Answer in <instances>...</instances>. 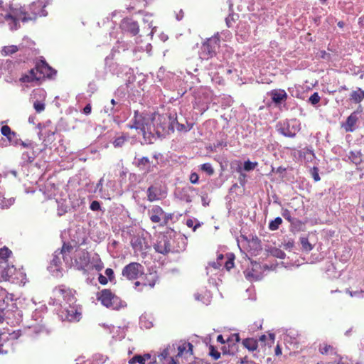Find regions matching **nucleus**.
Returning a JSON list of instances; mask_svg holds the SVG:
<instances>
[{
  "instance_id": "0e129e2a",
  "label": "nucleus",
  "mask_w": 364,
  "mask_h": 364,
  "mask_svg": "<svg viewBox=\"0 0 364 364\" xmlns=\"http://www.w3.org/2000/svg\"><path fill=\"white\" fill-rule=\"evenodd\" d=\"M198 175L196 173H192L190 176V181L192 183L196 184L198 182Z\"/></svg>"
},
{
  "instance_id": "de8ad7c7",
  "label": "nucleus",
  "mask_w": 364,
  "mask_h": 364,
  "mask_svg": "<svg viewBox=\"0 0 364 364\" xmlns=\"http://www.w3.org/2000/svg\"><path fill=\"white\" fill-rule=\"evenodd\" d=\"M175 127H176V129L178 131L185 132L189 131L191 129V127H190V126L186 127L184 124L178 123L177 122L176 118V122H175Z\"/></svg>"
},
{
  "instance_id": "4c0bfd02",
  "label": "nucleus",
  "mask_w": 364,
  "mask_h": 364,
  "mask_svg": "<svg viewBox=\"0 0 364 364\" xmlns=\"http://www.w3.org/2000/svg\"><path fill=\"white\" fill-rule=\"evenodd\" d=\"M8 141L11 145L18 146L20 144L21 139L18 137V134L13 132L9 137L7 138Z\"/></svg>"
},
{
  "instance_id": "412c9836",
  "label": "nucleus",
  "mask_w": 364,
  "mask_h": 364,
  "mask_svg": "<svg viewBox=\"0 0 364 364\" xmlns=\"http://www.w3.org/2000/svg\"><path fill=\"white\" fill-rule=\"evenodd\" d=\"M150 219L153 223H161L164 214L163 209L158 205H154L149 211Z\"/></svg>"
},
{
  "instance_id": "3c124183",
  "label": "nucleus",
  "mask_w": 364,
  "mask_h": 364,
  "mask_svg": "<svg viewBox=\"0 0 364 364\" xmlns=\"http://www.w3.org/2000/svg\"><path fill=\"white\" fill-rule=\"evenodd\" d=\"M170 348H166L164 349V350L159 355L160 360H165L168 358L170 355Z\"/></svg>"
},
{
  "instance_id": "c756f323",
  "label": "nucleus",
  "mask_w": 364,
  "mask_h": 364,
  "mask_svg": "<svg viewBox=\"0 0 364 364\" xmlns=\"http://www.w3.org/2000/svg\"><path fill=\"white\" fill-rule=\"evenodd\" d=\"M151 359L150 354H144V355H136L129 360V364H134L138 363L139 364H145L146 361Z\"/></svg>"
},
{
  "instance_id": "f257e3e1",
  "label": "nucleus",
  "mask_w": 364,
  "mask_h": 364,
  "mask_svg": "<svg viewBox=\"0 0 364 364\" xmlns=\"http://www.w3.org/2000/svg\"><path fill=\"white\" fill-rule=\"evenodd\" d=\"M132 122L128 125L129 127L139 130V133H141L144 138H149L150 136L154 134L161 137L173 132L176 114H154L149 115L135 111Z\"/></svg>"
},
{
  "instance_id": "9b49d317",
  "label": "nucleus",
  "mask_w": 364,
  "mask_h": 364,
  "mask_svg": "<svg viewBox=\"0 0 364 364\" xmlns=\"http://www.w3.org/2000/svg\"><path fill=\"white\" fill-rule=\"evenodd\" d=\"M60 307L61 309L59 314L62 320H67L68 321H78L80 319L81 313L78 311L75 304H63V306Z\"/></svg>"
},
{
  "instance_id": "bb28decb",
  "label": "nucleus",
  "mask_w": 364,
  "mask_h": 364,
  "mask_svg": "<svg viewBox=\"0 0 364 364\" xmlns=\"http://www.w3.org/2000/svg\"><path fill=\"white\" fill-rule=\"evenodd\" d=\"M147 197L151 202L159 200L161 198L160 189L156 186H150L147 190Z\"/></svg>"
},
{
  "instance_id": "6e6d98bb",
  "label": "nucleus",
  "mask_w": 364,
  "mask_h": 364,
  "mask_svg": "<svg viewBox=\"0 0 364 364\" xmlns=\"http://www.w3.org/2000/svg\"><path fill=\"white\" fill-rule=\"evenodd\" d=\"M210 355L215 359L218 360L220 357V353L215 350L213 346L210 347Z\"/></svg>"
},
{
  "instance_id": "c03bdc74",
  "label": "nucleus",
  "mask_w": 364,
  "mask_h": 364,
  "mask_svg": "<svg viewBox=\"0 0 364 364\" xmlns=\"http://www.w3.org/2000/svg\"><path fill=\"white\" fill-rule=\"evenodd\" d=\"M346 292L351 296V297H355L358 299H363L364 298V291L363 290H358V291H350L346 290Z\"/></svg>"
},
{
  "instance_id": "4be33fe9",
  "label": "nucleus",
  "mask_w": 364,
  "mask_h": 364,
  "mask_svg": "<svg viewBox=\"0 0 364 364\" xmlns=\"http://www.w3.org/2000/svg\"><path fill=\"white\" fill-rule=\"evenodd\" d=\"M243 346L247 348L250 352L253 353V355L256 358H258L259 355L257 353L258 348V341L253 338H247L242 341V342Z\"/></svg>"
},
{
  "instance_id": "f3484780",
  "label": "nucleus",
  "mask_w": 364,
  "mask_h": 364,
  "mask_svg": "<svg viewBox=\"0 0 364 364\" xmlns=\"http://www.w3.org/2000/svg\"><path fill=\"white\" fill-rule=\"evenodd\" d=\"M134 164L140 170L144 171V173H149L154 170V166L151 165L149 159L146 156L141 158L135 157Z\"/></svg>"
},
{
  "instance_id": "338daca9",
  "label": "nucleus",
  "mask_w": 364,
  "mask_h": 364,
  "mask_svg": "<svg viewBox=\"0 0 364 364\" xmlns=\"http://www.w3.org/2000/svg\"><path fill=\"white\" fill-rule=\"evenodd\" d=\"M104 111L108 115L113 114L115 112L114 107H112V105H110V106H105V109H104Z\"/></svg>"
},
{
  "instance_id": "a19ab883",
  "label": "nucleus",
  "mask_w": 364,
  "mask_h": 364,
  "mask_svg": "<svg viewBox=\"0 0 364 364\" xmlns=\"http://www.w3.org/2000/svg\"><path fill=\"white\" fill-rule=\"evenodd\" d=\"M200 168L203 171L211 176L214 173V169L210 163H205L201 165Z\"/></svg>"
},
{
  "instance_id": "39448f33",
  "label": "nucleus",
  "mask_w": 364,
  "mask_h": 364,
  "mask_svg": "<svg viewBox=\"0 0 364 364\" xmlns=\"http://www.w3.org/2000/svg\"><path fill=\"white\" fill-rule=\"evenodd\" d=\"M53 293L54 296L53 304H55L56 305L62 306L63 304H75L76 299L74 296L73 291L64 285L55 287Z\"/></svg>"
},
{
  "instance_id": "13d9d810",
  "label": "nucleus",
  "mask_w": 364,
  "mask_h": 364,
  "mask_svg": "<svg viewBox=\"0 0 364 364\" xmlns=\"http://www.w3.org/2000/svg\"><path fill=\"white\" fill-rule=\"evenodd\" d=\"M311 175H312V177L314 179L315 181H320V176H319V174H318V168L316 167H314L312 169H311Z\"/></svg>"
},
{
  "instance_id": "a211bd4d",
  "label": "nucleus",
  "mask_w": 364,
  "mask_h": 364,
  "mask_svg": "<svg viewBox=\"0 0 364 364\" xmlns=\"http://www.w3.org/2000/svg\"><path fill=\"white\" fill-rule=\"evenodd\" d=\"M171 242V252H180L186 247V238L183 235H176L173 237Z\"/></svg>"
},
{
  "instance_id": "09e8293b",
  "label": "nucleus",
  "mask_w": 364,
  "mask_h": 364,
  "mask_svg": "<svg viewBox=\"0 0 364 364\" xmlns=\"http://www.w3.org/2000/svg\"><path fill=\"white\" fill-rule=\"evenodd\" d=\"M1 132L3 136H4L6 138H8L13 133V131H11V128L9 126L4 125V126H3L1 127Z\"/></svg>"
},
{
  "instance_id": "e433bc0d",
  "label": "nucleus",
  "mask_w": 364,
  "mask_h": 364,
  "mask_svg": "<svg viewBox=\"0 0 364 364\" xmlns=\"http://www.w3.org/2000/svg\"><path fill=\"white\" fill-rule=\"evenodd\" d=\"M319 351L322 354H332L333 353V348L327 343H322L319 346Z\"/></svg>"
},
{
  "instance_id": "dca6fc26",
  "label": "nucleus",
  "mask_w": 364,
  "mask_h": 364,
  "mask_svg": "<svg viewBox=\"0 0 364 364\" xmlns=\"http://www.w3.org/2000/svg\"><path fill=\"white\" fill-rule=\"evenodd\" d=\"M223 259V255H220L218 257V261L210 263L209 265L206 267L207 274L210 277V280L212 279L213 284L215 283V279L213 278V276L218 275L220 272V268L222 266V264L220 261Z\"/></svg>"
},
{
  "instance_id": "e2e57ef3",
  "label": "nucleus",
  "mask_w": 364,
  "mask_h": 364,
  "mask_svg": "<svg viewBox=\"0 0 364 364\" xmlns=\"http://www.w3.org/2000/svg\"><path fill=\"white\" fill-rule=\"evenodd\" d=\"M304 157L308 161H311L314 158V154L311 150H306V151L304 152Z\"/></svg>"
},
{
  "instance_id": "a878e982",
  "label": "nucleus",
  "mask_w": 364,
  "mask_h": 364,
  "mask_svg": "<svg viewBox=\"0 0 364 364\" xmlns=\"http://www.w3.org/2000/svg\"><path fill=\"white\" fill-rule=\"evenodd\" d=\"M358 121L357 114L353 112L348 118L343 125V127L346 132H353L355 129V126Z\"/></svg>"
},
{
  "instance_id": "b1692460",
  "label": "nucleus",
  "mask_w": 364,
  "mask_h": 364,
  "mask_svg": "<svg viewBox=\"0 0 364 364\" xmlns=\"http://www.w3.org/2000/svg\"><path fill=\"white\" fill-rule=\"evenodd\" d=\"M131 244L135 252H141L146 247L145 240L143 237L136 236L131 240Z\"/></svg>"
},
{
  "instance_id": "c9c22d12",
  "label": "nucleus",
  "mask_w": 364,
  "mask_h": 364,
  "mask_svg": "<svg viewBox=\"0 0 364 364\" xmlns=\"http://www.w3.org/2000/svg\"><path fill=\"white\" fill-rule=\"evenodd\" d=\"M152 16L151 14H146L144 15V18H143V22L144 23H147L148 26H149V28H151V31L150 33V36H153L154 35V33L156 31V27H152L153 26V24H152Z\"/></svg>"
},
{
  "instance_id": "7ed1b4c3",
  "label": "nucleus",
  "mask_w": 364,
  "mask_h": 364,
  "mask_svg": "<svg viewBox=\"0 0 364 364\" xmlns=\"http://www.w3.org/2000/svg\"><path fill=\"white\" fill-rule=\"evenodd\" d=\"M55 74L53 70L45 61L41 60L36 65L35 68L31 69L28 74L21 77L23 82H37L45 77H50Z\"/></svg>"
},
{
  "instance_id": "4468645a",
  "label": "nucleus",
  "mask_w": 364,
  "mask_h": 364,
  "mask_svg": "<svg viewBox=\"0 0 364 364\" xmlns=\"http://www.w3.org/2000/svg\"><path fill=\"white\" fill-rule=\"evenodd\" d=\"M144 272L143 266L138 262H131L126 265L122 272L124 277L128 279H135Z\"/></svg>"
},
{
  "instance_id": "052dcab7",
  "label": "nucleus",
  "mask_w": 364,
  "mask_h": 364,
  "mask_svg": "<svg viewBox=\"0 0 364 364\" xmlns=\"http://www.w3.org/2000/svg\"><path fill=\"white\" fill-rule=\"evenodd\" d=\"M234 266L233 258L232 257H228V260L225 262V267L227 270H230Z\"/></svg>"
},
{
  "instance_id": "f03ea898",
  "label": "nucleus",
  "mask_w": 364,
  "mask_h": 364,
  "mask_svg": "<svg viewBox=\"0 0 364 364\" xmlns=\"http://www.w3.org/2000/svg\"><path fill=\"white\" fill-rule=\"evenodd\" d=\"M50 0H37L29 5V11H27L24 6L18 5V28L20 26V22L26 23L35 21L38 16H46L47 11L44 9Z\"/></svg>"
},
{
  "instance_id": "9d476101",
  "label": "nucleus",
  "mask_w": 364,
  "mask_h": 364,
  "mask_svg": "<svg viewBox=\"0 0 364 364\" xmlns=\"http://www.w3.org/2000/svg\"><path fill=\"white\" fill-rule=\"evenodd\" d=\"M74 258L75 261L71 265L82 271L84 274H88L90 258L89 253L84 250H78L75 252Z\"/></svg>"
},
{
  "instance_id": "864d4df0",
  "label": "nucleus",
  "mask_w": 364,
  "mask_h": 364,
  "mask_svg": "<svg viewBox=\"0 0 364 364\" xmlns=\"http://www.w3.org/2000/svg\"><path fill=\"white\" fill-rule=\"evenodd\" d=\"M19 145L22 146L24 148H29L31 149H33L34 148V143L29 140H28L26 141H23L21 139Z\"/></svg>"
},
{
  "instance_id": "5fc2aeb1",
  "label": "nucleus",
  "mask_w": 364,
  "mask_h": 364,
  "mask_svg": "<svg viewBox=\"0 0 364 364\" xmlns=\"http://www.w3.org/2000/svg\"><path fill=\"white\" fill-rule=\"evenodd\" d=\"M15 199L14 198H9V203H4L0 202V208L4 209V208H9L14 203Z\"/></svg>"
},
{
  "instance_id": "473e14b6",
  "label": "nucleus",
  "mask_w": 364,
  "mask_h": 364,
  "mask_svg": "<svg viewBox=\"0 0 364 364\" xmlns=\"http://www.w3.org/2000/svg\"><path fill=\"white\" fill-rule=\"evenodd\" d=\"M156 274L155 273H150L146 276V282L142 284L143 287L149 286L150 288H153L155 286L156 282Z\"/></svg>"
},
{
  "instance_id": "8fccbe9b",
  "label": "nucleus",
  "mask_w": 364,
  "mask_h": 364,
  "mask_svg": "<svg viewBox=\"0 0 364 364\" xmlns=\"http://www.w3.org/2000/svg\"><path fill=\"white\" fill-rule=\"evenodd\" d=\"M100 197L104 199H111L112 193L110 191L106 188V187H104V189L100 191Z\"/></svg>"
},
{
  "instance_id": "f704fd0d",
  "label": "nucleus",
  "mask_w": 364,
  "mask_h": 364,
  "mask_svg": "<svg viewBox=\"0 0 364 364\" xmlns=\"http://www.w3.org/2000/svg\"><path fill=\"white\" fill-rule=\"evenodd\" d=\"M36 158L33 151H25L22 154V160L26 163H31Z\"/></svg>"
},
{
  "instance_id": "4d7b16f0",
  "label": "nucleus",
  "mask_w": 364,
  "mask_h": 364,
  "mask_svg": "<svg viewBox=\"0 0 364 364\" xmlns=\"http://www.w3.org/2000/svg\"><path fill=\"white\" fill-rule=\"evenodd\" d=\"M172 216H173V215L171 213H164V215L162 216V220H161V223L162 225H166L168 223V220H170L172 218Z\"/></svg>"
},
{
  "instance_id": "603ef678",
  "label": "nucleus",
  "mask_w": 364,
  "mask_h": 364,
  "mask_svg": "<svg viewBox=\"0 0 364 364\" xmlns=\"http://www.w3.org/2000/svg\"><path fill=\"white\" fill-rule=\"evenodd\" d=\"M320 99L321 98L318 94L317 92H314L310 96L309 100L312 105H314L319 102Z\"/></svg>"
},
{
  "instance_id": "ddd939ff",
  "label": "nucleus",
  "mask_w": 364,
  "mask_h": 364,
  "mask_svg": "<svg viewBox=\"0 0 364 364\" xmlns=\"http://www.w3.org/2000/svg\"><path fill=\"white\" fill-rule=\"evenodd\" d=\"M172 241L173 240L171 235H160L154 245V249L157 252L163 255L171 252Z\"/></svg>"
},
{
  "instance_id": "69168bd1",
  "label": "nucleus",
  "mask_w": 364,
  "mask_h": 364,
  "mask_svg": "<svg viewBox=\"0 0 364 364\" xmlns=\"http://www.w3.org/2000/svg\"><path fill=\"white\" fill-rule=\"evenodd\" d=\"M186 225L188 227V228H193V230H196V228L200 226V224L198 223L197 225H194V221L192 220V219H188L186 220Z\"/></svg>"
},
{
  "instance_id": "2eb2a0df",
  "label": "nucleus",
  "mask_w": 364,
  "mask_h": 364,
  "mask_svg": "<svg viewBox=\"0 0 364 364\" xmlns=\"http://www.w3.org/2000/svg\"><path fill=\"white\" fill-rule=\"evenodd\" d=\"M120 28L124 32L136 36L139 31V26L136 21L131 18H124L120 23Z\"/></svg>"
},
{
  "instance_id": "680f3d73",
  "label": "nucleus",
  "mask_w": 364,
  "mask_h": 364,
  "mask_svg": "<svg viewBox=\"0 0 364 364\" xmlns=\"http://www.w3.org/2000/svg\"><path fill=\"white\" fill-rule=\"evenodd\" d=\"M282 215L289 222L291 221V216L290 211L289 210H287V209L283 210Z\"/></svg>"
},
{
  "instance_id": "2f4dec72",
  "label": "nucleus",
  "mask_w": 364,
  "mask_h": 364,
  "mask_svg": "<svg viewBox=\"0 0 364 364\" xmlns=\"http://www.w3.org/2000/svg\"><path fill=\"white\" fill-rule=\"evenodd\" d=\"M268 252L269 255H271L273 257L279 258V259H284L286 256V254L284 252H283L282 250L277 248V247H269L268 249Z\"/></svg>"
},
{
  "instance_id": "79ce46f5",
  "label": "nucleus",
  "mask_w": 364,
  "mask_h": 364,
  "mask_svg": "<svg viewBox=\"0 0 364 364\" xmlns=\"http://www.w3.org/2000/svg\"><path fill=\"white\" fill-rule=\"evenodd\" d=\"M8 300H12V295H9L6 291L0 287V301L4 303Z\"/></svg>"
},
{
  "instance_id": "37998d69",
  "label": "nucleus",
  "mask_w": 364,
  "mask_h": 364,
  "mask_svg": "<svg viewBox=\"0 0 364 364\" xmlns=\"http://www.w3.org/2000/svg\"><path fill=\"white\" fill-rule=\"evenodd\" d=\"M33 107L36 112H41L45 109V103L43 100H36L33 102Z\"/></svg>"
},
{
  "instance_id": "72a5a7b5",
  "label": "nucleus",
  "mask_w": 364,
  "mask_h": 364,
  "mask_svg": "<svg viewBox=\"0 0 364 364\" xmlns=\"http://www.w3.org/2000/svg\"><path fill=\"white\" fill-rule=\"evenodd\" d=\"M282 223V219L280 217H277L274 220L269 222V229L272 231L277 230Z\"/></svg>"
},
{
  "instance_id": "49530a36",
  "label": "nucleus",
  "mask_w": 364,
  "mask_h": 364,
  "mask_svg": "<svg viewBox=\"0 0 364 364\" xmlns=\"http://www.w3.org/2000/svg\"><path fill=\"white\" fill-rule=\"evenodd\" d=\"M301 243L302 245L303 249H304L306 251H310L312 250L311 245L309 242L308 239L306 237H301Z\"/></svg>"
},
{
  "instance_id": "ea45409f",
  "label": "nucleus",
  "mask_w": 364,
  "mask_h": 364,
  "mask_svg": "<svg viewBox=\"0 0 364 364\" xmlns=\"http://www.w3.org/2000/svg\"><path fill=\"white\" fill-rule=\"evenodd\" d=\"M126 141L127 138L124 136H119L113 141L112 144L115 148H119L122 147Z\"/></svg>"
},
{
  "instance_id": "58836bf2",
  "label": "nucleus",
  "mask_w": 364,
  "mask_h": 364,
  "mask_svg": "<svg viewBox=\"0 0 364 364\" xmlns=\"http://www.w3.org/2000/svg\"><path fill=\"white\" fill-rule=\"evenodd\" d=\"M194 298L196 300L201 301L205 304H208L210 302L209 296L207 294L202 295L201 294L196 293L194 294Z\"/></svg>"
},
{
  "instance_id": "1a4fd4ad",
  "label": "nucleus",
  "mask_w": 364,
  "mask_h": 364,
  "mask_svg": "<svg viewBox=\"0 0 364 364\" xmlns=\"http://www.w3.org/2000/svg\"><path fill=\"white\" fill-rule=\"evenodd\" d=\"M72 249L73 247L71 246L64 244L60 251L57 250L55 252L53 258L49 266V269L53 274H55V276L58 277L60 274L59 272L61 264L60 255H62V258L64 260H67V252H70Z\"/></svg>"
},
{
  "instance_id": "cd10ccee",
  "label": "nucleus",
  "mask_w": 364,
  "mask_h": 364,
  "mask_svg": "<svg viewBox=\"0 0 364 364\" xmlns=\"http://www.w3.org/2000/svg\"><path fill=\"white\" fill-rule=\"evenodd\" d=\"M363 99L364 90L361 88H357L350 93V100L355 103H360Z\"/></svg>"
},
{
  "instance_id": "aec40b11",
  "label": "nucleus",
  "mask_w": 364,
  "mask_h": 364,
  "mask_svg": "<svg viewBox=\"0 0 364 364\" xmlns=\"http://www.w3.org/2000/svg\"><path fill=\"white\" fill-rule=\"evenodd\" d=\"M104 268L103 262H102L98 254H94L90 258V265L88 267V274L90 271L95 269L97 272L101 271Z\"/></svg>"
},
{
  "instance_id": "6e6552de",
  "label": "nucleus",
  "mask_w": 364,
  "mask_h": 364,
  "mask_svg": "<svg viewBox=\"0 0 364 364\" xmlns=\"http://www.w3.org/2000/svg\"><path fill=\"white\" fill-rule=\"evenodd\" d=\"M97 299L101 304L112 309H119L123 306L122 301L116 295H114L109 289H103L98 293Z\"/></svg>"
},
{
  "instance_id": "0eeeda50",
  "label": "nucleus",
  "mask_w": 364,
  "mask_h": 364,
  "mask_svg": "<svg viewBox=\"0 0 364 364\" xmlns=\"http://www.w3.org/2000/svg\"><path fill=\"white\" fill-rule=\"evenodd\" d=\"M219 33H217L203 43L199 52L200 58L208 60L213 57L216 53L217 49L219 48Z\"/></svg>"
},
{
  "instance_id": "a18cd8bd",
  "label": "nucleus",
  "mask_w": 364,
  "mask_h": 364,
  "mask_svg": "<svg viewBox=\"0 0 364 364\" xmlns=\"http://www.w3.org/2000/svg\"><path fill=\"white\" fill-rule=\"evenodd\" d=\"M257 166V162H252L250 161H246L244 163V169L246 171H250L255 169Z\"/></svg>"
},
{
  "instance_id": "5701e85b",
  "label": "nucleus",
  "mask_w": 364,
  "mask_h": 364,
  "mask_svg": "<svg viewBox=\"0 0 364 364\" xmlns=\"http://www.w3.org/2000/svg\"><path fill=\"white\" fill-rule=\"evenodd\" d=\"M270 96L275 104H280L287 98V94L284 90H274L270 92Z\"/></svg>"
},
{
  "instance_id": "6ab92c4d",
  "label": "nucleus",
  "mask_w": 364,
  "mask_h": 364,
  "mask_svg": "<svg viewBox=\"0 0 364 364\" xmlns=\"http://www.w3.org/2000/svg\"><path fill=\"white\" fill-rule=\"evenodd\" d=\"M298 129L294 126V124H291L290 122H284L281 124L280 127L279 128V132L284 136L287 137H294L295 136Z\"/></svg>"
},
{
  "instance_id": "423d86ee",
  "label": "nucleus",
  "mask_w": 364,
  "mask_h": 364,
  "mask_svg": "<svg viewBox=\"0 0 364 364\" xmlns=\"http://www.w3.org/2000/svg\"><path fill=\"white\" fill-rule=\"evenodd\" d=\"M9 248L4 247L0 249V274L4 280H9L16 272L14 265H10L8 259L11 255Z\"/></svg>"
},
{
  "instance_id": "20e7f679",
  "label": "nucleus",
  "mask_w": 364,
  "mask_h": 364,
  "mask_svg": "<svg viewBox=\"0 0 364 364\" xmlns=\"http://www.w3.org/2000/svg\"><path fill=\"white\" fill-rule=\"evenodd\" d=\"M18 19V5H9L0 0V23H7L11 30H16Z\"/></svg>"
},
{
  "instance_id": "f8f14e48",
  "label": "nucleus",
  "mask_w": 364,
  "mask_h": 364,
  "mask_svg": "<svg viewBox=\"0 0 364 364\" xmlns=\"http://www.w3.org/2000/svg\"><path fill=\"white\" fill-rule=\"evenodd\" d=\"M267 267L256 262H251L250 266L244 272L245 277L250 281L259 280L263 277L264 270Z\"/></svg>"
},
{
  "instance_id": "bf43d9fd",
  "label": "nucleus",
  "mask_w": 364,
  "mask_h": 364,
  "mask_svg": "<svg viewBox=\"0 0 364 364\" xmlns=\"http://www.w3.org/2000/svg\"><path fill=\"white\" fill-rule=\"evenodd\" d=\"M90 208L93 211H97L100 210L101 206L98 201L94 200L91 203Z\"/></svg>"
},
{
  "instance_id": "774afa93",
  "label": "nucleus",
  "mask_w": 364,
  "mask_h": 364,
  "mask_svg": "<svg viewBox=\"0 0 364 364\" xmlns=\"http://www.w3.org/2000/svg\"><path fill=\"white\" fill-rule=\"evenodd\" d=\"M240 336H239V334H238V333H233V334H232V335L229 337V338H228V341H230V342H233V341L239 342V341H240Z\"/></svg>"
},
{
  "instance_id": "393cba45",
  "label": "nucleus",
  "mask_w": 364,
  "mask_h": 364,
  "mask_svg": "<svg viewBox=\"0 0 364 364\" xmlns=\"http://www.w3.org/2000/svg\"><path fill=\"white\" fill-rule=\"evenodd\" d=\"M23 48V46L22 44H20L18 46L15 45H11V46H6L1 48V53L3 56H8L11 55L15 53H16L18 50H21Z\"/></svg>"
},
{
  "instance_id": "c85d7f7f",
  "label": "nucleus",
  "mask_w": 364,
  "mask_h": 364,
  "mask_svg": "<svg viewBox=\"0 0 364 364\" xmlns=\"http://www.w3.org/2000/svg\"><path fill=\"white\" fill-rule=\"evenodd\" d=\"M192 347L193 346L190 343H183L178 346L177 356H183L188 353L192 354Z\"/></svg>"
},
{
  "instance_id": "7c9ffc66",
  "label": "nucleus",
  "mask_w": 364,
  "mask_h": 364,
  "mask_svg": "<svg viewBox=\"0 0 364 364\" xmlns=\"http://www.w3.org/2000/svg\"><path fill=\"white\" fill-rule=\"evenodd\" d=\"M275 336L274 333H269L267 336L262 335L259 337V341L261 343H264L265 346L271 347L274 343Z\"/></svg>"
}]
</instances>
